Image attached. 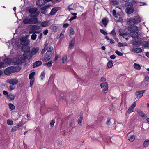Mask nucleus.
I'll return each instance as SVG.
<instances>
[{
    "mask_svg": "<svg viewBox=\"0 0 149 149\" xmlns=\"http://www.w3.org/2000/svg\"><path fill=\"white\" fill-rule=\"evenodd\" d=\"M119 35L120 36H122L123 38L125 39L126 40H128V38L129 36V34L128 32H126L124 33H120Z\"/></svg>",
    "mask_w": 149,
    "mask_h": 149,
    "instance_id": "412c9836",
    "label": "nucleus"
},
{
    "mask_svg": "<svg viewBox=\"0 0 149 149\" xmlns=\"http://www.w3.org/2000/svg\"><path fill=\"white\" fill-rule=\"evenodd\" d=\"M9 106L10 109L11 110H14L15 108L14 105L11 103H9Z\"/></svg>",
    "mask_w": 149,
    "mask_h": 149,
    "instance_id": "09e8293b",
    "label": "nucleus"
},
{
    "mask_svg": "<svg viewBox=\"0 0 149 149\" xmlns=\"http://www.w3.org/2000/svg\"><path fill=\"white\" fill-rule=\"evenodd\" d=\"M45 72L44 71H43L41 73V74H40V77H41L42 80H43V79L45 77Z\"/></svg>",
    "mask_w": 149,
    "mask_h": 149,
    "instance_id": "603ef678",
    "label": "nucleus"
},
{
    "mask_svg": "<svg viewBox=\"0 0 149 149\" xmlns=\"http://www.w3.org/2000/svg\"><path fill=\"white\" fill-rule=\"evenodd\" d=\"M39 48L38 47L33 48L31 51V54L32 55H35L38 52Z\"/></svg>",
    "mask_w": 149,
    "mask_h": 149,
    "instance_id": "a878e982",
    "label": "nucleus"
},
{
    "mask_svg": "<svg viewBox=\"0 0 149 149\" xmlns=\"http://www.w3.org/2000/svg\"><path fill=\"white\" fill-rule=\"evenodd\" d=\"M5 62L6 63L10 65L12 63V60L10 58H8L5 59Z\"/></svg>",
    "mask_w": 149,
    "mask_h": 149,
    "instance_id": "e433bc0d",
    "label": "nucleus"
},
{
    "mask_svg": "<svg viewBox=\"0 0 149 149\" xmlns=\"http://www.w3.org/2000/svg\"><path fill=\"white\" fill-rule=\"evenodd\" d=\"M55 121L53 119L52 120L50 123V125L51 127H53L54 124L55 123Z\"/></svg>",
    "mask_w": 149,
    "mask_h": 149,
    "instance_id": "5fc2aeb1",
    "label": "nucleus"
},
{
    "mask_svg": "<svg viewBox=\"0 0 149 149\" xmlns=\"http://www.w3.org/2000/svg\"><path fill=\"white\" fill-rule=\"evenodd\" d=\"M23 23L24 24H29V18H26L24 19L23 20Z\"/></svg>",
    "mask_w": 149,
    "mask_h": 149,
    "instance_id": "a19ab883",
    "label": "nucleus"
},
{
    "mask_svg": "<svg viewBox=\"0 0 149 149\" xmlns=\"http://www.w3.org/2000/svg\"><path fill=\"white\" fill-rule=\"evenodd\" d=\"M32 56L31 54H28L24 53L23 56H20L19 58L22 63L25 62L26 59H30L32 57Z\"/></svg>",
    "mask_w": 149,
    "mask_h": 149,
    "instance_id": "39448f33",
    "label": "nucleus"
},
{
    "mask_svg": "<svg viewBox=\"0 0 149 149\" xmlns=\"http://www.w3.org/2000/svg\"><path fill=\"white\" fill-rule=\"evenodd\" d=\"M7 82L12 85H15L18 82V80L16 79H8L7 81Z\"/></svg>",
    "mask_w": 149,
    "mask_h": 149,
    "instance_id": "9d476101",
    "label": "nucleus"
},
{
    "mask_svg": "<svg viewBox=\"0 0 149 149\" xmlns=\"http://www.w3.org/2000/svg\"><path fill=\"white\" fill-rule=\"evenodd\" d=\"M48 7V6L46 5L45 6L41 7V13L43 14L46 13L47 12L46 9Z\"/></svg>",
    "mask_w": 149,
    "mask_h": 149,
    "instance_id": "aec40b11",
    "label": "nucleus"
},
{
    "mask_svg": "<svg viewBox=\"0 0 149 149\" xmlns=\"http://www.w3.org/2000/svg\"><path fill=\"white\" fill-rule=\"evenodd\" d=\"M102 21L103 25L105 26L108 22L109 20L107 18H104L102 19Z\"/></svg>",
    "mask_w": 149,
    "mask_h": 149,
    "instance_id": "c85d7f7f",
    "label": "nucleus"
},
{
    "mask_svg": "<svg viewBox=\"0 0 149 149\" xmlns=\"http://www.w3.org/2000/svg\"><path fill=\"white\" fill-rule=\"evenodd\" d=\"M126 11L128 14H130L132 13L134 11V8L132 7H127L126 9Z\"/></svg>",
    "mask_w": 149,
    "mask_h": 149,
    "instance_id": "b1692460",
    "label": "nucleus"
},
{
    "mask_svg": "<svg viewBox=\"0 0 149 149\" xmlns=\"http://www.w3.org/2000/svg\"><path fill=\"white\" fill-rule=\"evenodd\" d=\"M115 53L117 55L119 56H122L123 55L122 53L117 50L115 51Z\"/></svg>",
    "mask_w": 149,
    "mask_h": 149,
    "instance_id": "864d4df0",
    "label": "nucleus"
},
{
    "mask_svg": "<svg viewBox=\"0 0 149 149\" xmlns=\"http://www.w3.org/2000/svg\"><path fill=\"white\" fill-rule=\"evenodd\" d=\"M16 71V67L11 66L7 68L4 71V73L7 75H9L11 73Z\"/></svg>",
    "mask_w": 149,
    "mask_h": 149,
    "instance_id": "7ed1b4c3",
    "label": "nucleus"
},
{
    "mask_svg": "<svg viewBox=\"0 0 149 149\" xmlns=\"http://www.w3.org/2000/svg\"><path fill=\"white\" fill-rule=\"evenodd\" d=\"M52 63L53 62L52 61H50L48 62L47 63L44 64L43 65L46 66L47 67L50 68L52 66Z\"/></svg>",
    "mask_w": 149,
    "mask_h": 149,
    "instance_id": "f704fd0d",
    "label": "nucleus"
},
{
    "mask_svg": "<svg viewBox=\"0 0 149 149\" xmlns=\"http://www.w3.org/2000/svg\"><path fill=\"white\" fill-rule=\"evenodd\" d=\"M100 31L104 35H107V33L103 29H100Z\"/></svg>",
    "mask_w": 149,
    "mask_h": 149,
    "instance_id": "6e6d98bb",
    "label": "nucleus"
},
{
    "mask_svg": "<svg viewBox=\"0 0 149 149\" xmlns=\"http://www.w3.org/2000/svg\"><path fill=\"white\" fill-rule=\"evenodd\" d=\"M29 19V24H36L38 22V19L36 17H31Z\"/></svg>",
    "mask_w": 149,
    "mask_h": 149,
    "instance_id": "f8f14e48",
    "label": "nucleus"
},
{
    "mask_svg": "<svg viewBox=\"0 0 149 149\" xmlns=\"http://www.w3.org/2000/svg\"><path fill=\"white\" fill-rule=\"evenodd\" d=\"M132 43L134 45H137L139 44L140 42V39L138 37L137 38H133Z\"/></svg>",
    "mask_w": 149,
    "mask_h": 149,
    "instance_id": "5701e85b",
    "label": "nucleus"
},
{
    "mask_svg": "<svg viewBox=\"0 0 149 149\" xmlns=\"http://www.w3.org/2000/svg\"><path fill=\"white\" fill-rule=\"evenodd\" d=\"M143 48L149 47V41H144L142 42Z\"/></svg>",
    "mask_w": 149,
    "mask_h": 149,
    "instance_id": "bb28decb",
    "label": "nucleus"
},
{
    "mask_svg": "<svg viewBox=\"0 0 149 149\" xmlns=\"http://www.w3.org/2000/svg\"><path fill=\"white\" fill-rule=\"evenodd\" d=\"M110 3L113 5H116L119 4V2L117 0H111Z\"/></svg>",
    "mask_w": 149,
    "mask_h": 149,
    "instance_id": "c9c22d12",
    "label": "nucleus"
},
{
    "mask_svg": "<svg viewBox=\"0 0 149 149\" xmlns=\"http://www.w3.org/2000/svg\"><path fill=\"white\" fill-rule=\"evenodd\" d=\"M17 127L16 126L13 127L11 129V132H14L16 131L17 130Z\"/></svg>",
    "mask_w": 149,
    "mask_h": 149,
    "instance_id": "13d9d810",
    "label": "nucleus"
},
{
    "mask_svg": "<svg viewBox=\"0 0 149 149\" xmlns=\"http://www.w3.org/2000/svg\"><path fill=\"white\" fill-rule=\"evenodd\" d=\"M49 21H44L40 23V25L41 26L44 27L48 26V24Z\"/></svg>",
    "mask_w": 149,
    "mask_h": 149,
    "instance_id": "c756f323",
    "label": "nucleus"
},
{
    "mask_svg": "<svg viewBox=\"0 0 149 149\" xmlns=\"http://www.w3.org/2000/svg\"><path fill=\"white\" fill-rule=\"evenodd\" d=\"M100 87L103 91H107L108 90V84L107 82H104L100 84Z\"/></svg>",
    "mask_w": 149,
    "mask_h": 149,
    "instance_id": "9b49d317",
    "label": "nucleus"
},
{
    "mask_svg": "<svg viewBox=\"0 0 149 149\" xmlns=\"http://www.w3.org/2000/svg\"><path fill=\"white\" fill-rule=\"evenodd\" d=\"M42 64V62L40 61H38L33 64V68H34L37 66H40Z\"/></svg>",
    "mask_w": 149,
    "mask_h": 149,
    "instance_id": "4be33fe9",
    "label": "nucleus"
},
{
    "mask_svg": "<svg viewBox=\"0 0 149 149\" xmlns=\"http://www.w3.org/2000/svg\"><path fill=\"white\" fill-rule=\"evenodd\" d=\"M30 80V87L32 88L33 85V84L34 82V79H31Z\"/></svg>",
    "mask_w": 149,
    "mask_h": 149,
    "instance_id": "de8ad7c7",
    "label": "nucleus"
},
{
    "mask_svg": "<svg viewBox=\"0 0 149 149\" xmlns=\"http://www.w3.org/2000/svg\"><path fill=\"white\" fill-rule=\"evenodd\" d=\"M77 17H71L68 20V21L71 22V21H72V20L76 19V18H77Z\"/></svg>",
    "mask_w": 149,
    "mask_h": 149,
    "instance_id": "0e129e2a",
    "label": "nucleus"
},
{
    "mask_svg": "<svg viewBox=\"0 0 149 149\" xmlns=\"http://www.w3.org/2000/svg\"><path fill=\"white\" fill-rule=\"evenodd\" d=\"M134 68L137 70H139L141 68L140 65L136 63L134 64Z\"/></svg>",
    "mask_w": 149,
    "mask_h": 149,
    "instance_id": "79ce46f5",
    "label": "nucleus"
},
{
    "mask_svg": "<svg viewBox=\"0 0 149 149\" xmlns=\"http://www.w3.org/2000/svg\"><path fill=\"white\" fill-rule=\"evenodd\" d=\"M5 95H7L8 98L10 99L11 100H13L15 97V96L12 94H4Z\"/></svg>",
    "mask_w": 149,
    "mask_h": 149,
    "instance_id": "cd10ccee",
    "label": "nucleus"
},
{
    "mask_svg": "<svg viewBox=\"0 0 149 149\" xmlns=\"http://www.w3.org/2000/svg\"><path fill=\"white\" fill-rule=\"evenodd\" d=\"M45 48L47 52H52L53 50V44L52 42L46 41L44 44Z\"/></svg>",
    "mask_w": 149,
    "mask_h": 149,
    "instance_id": "20e7f679",
    "label": "nucleus"
},
{
    "mask_svg": "<svg viewBox=\"0 0 149 149\" xmlns=\"http://www.w3.org/2000/svg\"><path fill=\"white\" fill-rule=\"evenodd\" d=\"M110 120V117L107 118V121L106 123L108 125H109L111 124V123Z\"/></svg>",
    "mask_w": 149,
    "mask_h": 149,
    "instance_id": "4d7b16f0",
    "label": "nucleus"
},
{
    "mask_svg": "<svg viewBox=\"0 0 149 149\" xmlns=\"http://www.w3.org/2000/svg\"><path fill=\"white\" fill-rule=\"evenodd\" d=\"M137 31L130 32V35L133 38H137L139 37L138 33Z\"/></svg>",
    "mask_w": 149,
    "mask_h": 149,
    "instance_id": "ddd939ff",
    "label": "nucleus"
},
{
    "mask_svg": "<svg viewBox=\"0 0 149 149\" xmlns=\"http://www.w3.org/2000/svg\"><path fill=\"white\" fill-rule=\"evenodd\" d=\"M60 98L61 99H65V96L63 95V94H61Z\"/></svg>",
    "mask_w": 149,
    "mask_h": 149,
    "instance_id": "338daca9",
    "label": "nucleus"
},
{
    "mask_svg": "<svg viewBox=\"0 0 149 149\" xmlns=\"http://www.w3.org/2000/svg\"><path fill=\"white\" fill-rule=\"evenodd\" d=\"M75 32L74 29L72 28H70V34L72 35L74 34Z\"/></svg>",
    "mask_w": 149,
    "mask_h": 149,
    "instance_id": "a18cd8bd",
    "label": "nucleus"
},
{
    "mask_svg": "<svg viewBox=\"0 0 149 149\" xmlns=\"http://www.w3.org/2000/svg\"><path fill=\"white\" fill-rule=\"evenodd\" d=\"M128 139L130 141L132 142L135 139V137L134 135H130L129 136Z\"/></svg>",
    "mask_w": 149,
    "mask_h": 149,
    "instance_id": "4c0bfd02",
    "label": "nucleus"
},
{
    "mask_svg": "<svg viewBox=\"0 0 149 149\" xmlns=\"http://www.w3.org/2000/svg\"><path fill=\"white\" fill-rule=\"evenodd\" d=\"M110 58L111 59H114L115 58L116 56L114 55H112L110 56Z\"/></svg>",
    "mask_w": 149,
    "mask_h": 149,
    "instance_id": "774afa93",
    "label": "nucleus"
},
{
    "mask_svg": "<svg viewBox=\"0 0 149 149\" xmlns=\"http://www.w3.org/2000/svg\"><path fill=\"white\" fill-rule=\"evenodd\" d=\"M35 73V72H32L30 73L29 75V79H34V76Z\"/></svg>",
    "mask_w": 149,
    "mask_h": 149,
    "instance_id": "58836bf2",
    "label": "nucleus"
},
{
    "mask_svg": "<svg viewBox=\"0 0 149 149\" xmlns=\"http://www.w3.org/2000/svg\"><path fill=\"white\" fill-rule=\"evenodd\" d=\"M30 29L31 30L35 31L37 29V26L35 25H32L30 28Z\"/></svg>",
    "mask_w": 149,
    "mask_h": 149,
    "instance_id": "c03bdc74",
    "label": "nucleus"
},
{
    "mask_svg": "<svg viewBox=\"0 0 149 149\" xmlns=\"http://www.w3.org/2000/svg\"><path fill=\"white\" fill-rule=\"evenodd\" d=\"M21 51L22 52H24V53L27 54V53L30 52V47L27 45H23L22 47Z\"/></svg>",
    "mask_w": 149,
    "mask_h": 149,
    "instance_id": "1a4fd4ad",
    "label": "nucleus"
},
{
    "mask_svg": "<svg viewBox=\"0 0 149 149\" xmlns=\"http://www.w3.org/2000/svg\"><path fill=\"white\" fill-rule=\"evenodd\" d=\"M143 94H136V96L137 98V99L140 98L141 97L143 96Z\"/></svg>",
    "mask_w": 149,
    "mask_h": 149,
    "instance_id": "bf43d9fd",
    "label": "nucleus"
},
{
    "mask_svg": "<svg viewBox=\"0 0 149 149\" xmlns=\"http://www.w3.org/2000/svg\"><path fill=\"white\" fill-rule=\"evenodd\" d=\"M13 61L15 65H21L22 64L19 58H16L13 59Z\"/></svg>",
    "mask_w": 149,
    "mask_h": 149,
    "instance_id": "a211bd4d",
    "label": "nucleus"
},
{
    "mask_svg": "<svg viewBox=\"0 0 149 149\" xmlns=\"http://www.w3.org/2000/svg\"><path fill=\"white\" fill-rule=\"evenodd\" d=\"M149 145V139H146L145 140L143 144V146L145 147H147Z\"/></svg>",
    "mask_w": 149,
    "mask_h": 149,
    "instance_id": "2f4dec72",
    "label": "nucleus"
},
{
    "mask_svg": "<svg viewBox=\"0 0 149 149\" xmlns=\"http://www.w3.org/2000/svg\"><path fill=\"white\" fill-rule=\"evenodd\" d=\"M136 105V102H134V103L130 106L128 109L127 113L128 114L132 112L135 107Z\"/></svg>",
    "mask_w": 149,
    "mask_h": 149,
    "instance_id": "dca6fc26",
    "label": "nucleus"
},
{
    "mask_svg": "<svg viewBox=\"0 0 149 149\" xmlns=\"http://www.w3.org/2000/svg\"><path fill=\"white\" fill-rule=\"evenodd\" d=\"M146 90H141V91H138L136 92V93H144L146 92Z\"/></svg>",
    "mask_w": 149,
    "mask_h": 149,
    "instance_id": "680f3d73",
    "label": "nucleus"
},
{
    "mask_svg": "<svg viewBox=\"0 0 149 149\" xmlns=\"http://www.w3.org/2000/svg\"><path fill=\"white\" fill-rule=\"evenodd\" d=\"M48 31L47 29L45 30L43 32V33L45 35H46L48 33Z\"/></svg>",
    "mask_w": 149,
    "mask_h": 149,
    "instance_id": "69168bd1",
    "label": "nucleus"
},
{
    "mask_svg": "<svg viewBox=\"0 0 149 149\" xmlns=\"http://www.w3.org/2000/svg\"><path fill=\"white\" fill-rule=\"evenodd\" d=\"M100 80L102 82H104L106 81V79L104 77H102L100 79Z\"/></svg>",
    "mask_w": 149,
    "mask_h": 149,
    "instance_id": "e2e57ef3",
    "label": "nucleus"
},
{
    "mask_svg": "<svg viewBox=\"0 0 149 149\" xmlns=\"http://www.w3.org/2000/svg\"><path fill=\"white\" fill-rule=\"evenodd\" d=\"M110 34L112 35V36L113 37V38L115 39H117L116 38V33L115 32V31L113 29V30L110 33Z\"/></svg>",
    "mask_w": 149,
    "mask_h": 149,
    "instance_id": "7c9ffc66",
    "label": "nucleus"
},
{
    "mask_svg": "<svg viewBox=\"0 0 149 149\" xmlns=\"http://www.w3.org/2000/svg\"><path fill=\"white\" fill-rule=\"evenodd\" d=\"M21 44L22 45H27L29 44L30 41L26 38L24 37H21L20 39Z\"/></svg>",
    "mask_w": 149,
    "mask_h": 149,
    "instance_id": "423d86ee",
    "label": "nucleus"
},
{
    "mask_svg": "<svg viewBox=\"0 0 149 149\" xmlns=\"http://www.w3.org/2000/svg\"><path fill=\"white\" fill-rule=\"evenodd\" d=\"M74 41L73 40H72L70 41L69 44V48L70 49H72L74 46Z\"/></svg>",
    "mask_w": 149,
    "mask_h": 149,
    "instance_id": "ea45409f",
    "label": "nucleus"
},
{
    "mask_svg": "<svg viewBox=\"0 0 149 149\" xmlns=\"http://www.w3.org/2000/svg\"><path fill=\"white\" fill-rule=\"evenodd\" d=\"M29 12L30 13V16L31 17H37L39 14V12L38 11L37 8H31L29 10Z\"/></svg>",
    "mask_w": 149,
    "mask_h": 149,
    "instance_id": "f257e3e1",
    "label": "nucleus"
},
{
    "mask_svg": "<svg viewBox=\"0 0 149 149\" xmlns=\"http://www.w3.org/2000/svg\"><path fill=\"white\" fill-rule=\"evenodd\" d=\"M130 21L134 24H137L141 22V19L139 16H136L133 18L130 19Z\"/></svg>",
    "mask_w": 149,
    "mask_h": 149,
    "instance_id": "6e6552de",
    "label": "nucleus"
},
{
    "mask_svg": "<svg viewBox=\"0 0 149 149\" xmlns=\"http://www.w3.org/2000/svg\"><path fill=\"white\" fill-rule=\"evenodd\" d=\"M113 16H114L116 18H118L117 16H116V11L115 10H113Z\"/></svg>",
    "mask_w": 149,
    "mask_h": 149,
    "instance_id": "052dcab7",
    "label": "nucleus"
},
{
    "mask_svg": "<svg viewBox=\"0 0 149 149\" xmlns=\"http://www.w3.org/2000/svg\"><path fill=\"white\" fill-rule=\"evenodd\" d=\"M60 9L59 7H54L52 9L49 15H54Z\"/></svg>",
    "mask_w": 149,
    "mask_h": 149,
    "instance_id": "2eb2a0df",
    "label": "nucleus"
},
{
    "mask_svg": "<svg viewBox=\"0 0 149 149\" xmlns=\"http://www.w3.org/2000/svg\"><path fill=\"white\" fill-rule=\"evenodd\" d=\"M37 35L35 33L33 34L31 36V39L33 40H35L36 38Z\"/></svg>",
    "mask_w": 149,
    "mask_h": 149,
    "instance_id": "49530a36",
    "label": "nucleus"
},
{
    "mask_svg": "<svg viewBox=\"0 0 149 149\" xmlns=\"http://www.w3.org/2000/svg\"><path fill=\"white\" fill-rule=\"evenodd\" d=\"M137 112L138 114L143 118H146L147 116L140 110L138 109Z\"/></svg>",
    "mask_w": 149,
    "mask_h": 149,
    "instance_id": "393cba45",
    "label": "nucleus"
},
{
    "mask_svg": "<svg viewBox=\"0 0 149 149\" xmlns=\"http://www.w3.org/2000/svg\"><path fill=\"white\" fill-rule=\"evenodd\" d=\"M131 51L132 52L135 53H139L142 52V49L141 48H136L131 49Z\"/></svg>",
    "mask_w": 149,
    "mask_h": 149,
    "instance_id": "f3484780",
    "label": "nucleus"
},
{
    "mask_svg": "<svg viewBox=\"0 0 149 149\" xmlns=\"http://www.w3.org/2000/svg\"><path fill=\"white\" fill-rule=\"evenodd\" d=\"M54 53L52 52H47L45 55V56L42 61L44 62H47L52 59L54 56Z\"/></svg>",
    "mask_w": 149,
    "mask_h": 149,
    "instance_id": "f03ea898",
    "label": "nucleus"
},
{
    "mask_svg": "<svg viewBox=\"0 0 149 149\" xmlns=\"http://www.w3.org/2000/svg\"><path fill=\"white\" fill-rule=\"evenodd\" d=\"M128 30L132 32L135 31H138L139 30L138 28L134 24L130 25L127 28Z\"/></svg>",
    "mask_w": 149,
    "mask_h": 149,
    "instance_id": "0eeeda50",
    "label": "nucleus"
},
{
    "mask_svg": "<svg viewBox=\"0 0 149 149\" xmlns=\"http://www.w3.org/2000/svg\"><path fill=\"white\" fill-rule=\"evenodd\" d=\"M83 117L82 116H81L79 117V118L78 119L77 122L78 124L80 125H81V121L83 119Z\"/></svg>",
    "mask_w": 149,
    "mask_h": 149,
    "instance_id": "8fccbe9b",
    "label": "nucleus"
},
{
    "mask_svg": "<svg viewBox=\"0 0 149 149\" xmlns=\"http://www.w3.org/2000/svg\"><path fill=\"white\" fill-rule=\"evenodd\" d=\"M76 6L75 4L72 3L71 4L69 5L67 7V9L69 11L74 10L76 9Z\"/></svg>",
    "mask_w": 149,
    "mask_h": 149,
    "instance_id": "4468645a",
    "label": "nucleus"
},
{
    "mask_svg": "<svg viewBox=\"0 0 149 149\" xmlns=\"http://www.w3.org/2000/svg\"><path fill=\"white\" fill-rule=\"evenodd\" d=\"M113 66V63L112 61L111 60L108 62L107 64V68H111Z\"/></svg>",
    "mask_w": 149,
    "mask_h": 149,
    "instance_id": "473e14b6",
    "label": "nucleus"
},
{
    "mask_svg": "<svg viewBox=\"0 0 149 149\" xmlns=\"http://www.w3.org/2000/svg\"><path fill=\"white\" fill-rule=\"evenodd\" d=\"M7 123L8 125H13V123L12 120L9 119L7 120Z\"/></svg>",
    "mask_w": 149,
    "mask_h": 149,
    "instance_id": "3c124183",
    "label": "nucleus"
},
{
    "mask_svg": "<svg viewBox=\"0 0 149 149\" xmlns=\"http://www.w3.org/2000/svg\"><path fill=\"white\" fill-rule=\"evenodd\" d=\"M58 26H52L51 27V30L52 31L55 32L57 31L58 29Z\"/></svg>",
    "mask_w": 149,
    "mask_h": 149,
    "instance_id": "72a5a7b5",
    "label": "nucleus"
},
{
    "mask_svg": "<svg viewBox=\"0 0 149 149\" xmlns=\"http://www.w3.org/2000/svg\"><path fill=\"white\" fill-rule=\"evenodd\" d=\"M46 3V0H38L36 2V4L39 6L43 5Z\"/></svg>",
    "mask_w": 149,
    "mask_h": 149,
    "instance_id": "6ab92c4d",
    "label": "nucleus"
},
{
    "mask_svg": "<svg viewBox=\"0 0 149 149\" xmlns=\"http://www.w3.org/2000/svg\"><path fill=\"white\" fill-rule=\"evenodd\" d=\"M67 55H65L63 56L62 58V63H64L67 61Z\"/></svg>",
    "mask_w": 149,
    "mask_h": 149,
    "instance_id": "37998d69",
    "label": "nucleus"
}]
</instances>
